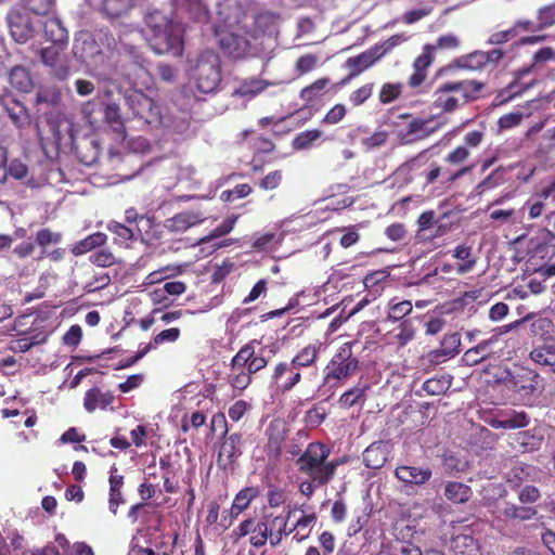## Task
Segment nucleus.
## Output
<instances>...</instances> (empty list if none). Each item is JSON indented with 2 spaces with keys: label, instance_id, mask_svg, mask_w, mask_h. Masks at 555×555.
Returning <instances> with one entry per match:
<instances>
[{
  "label": "nucleus",
  "instance_id": "1",
  "mask_svg": "<svg viewBox=\"0 0 555 555\" xmlns=\"http://www.w3.org/2000/svg\"><path fill=\"white\" fill-rule=\"evenodd\" d=\"M144 21L151 31L149 42L156 53L182 55L184 28L180 21L160 10L150 11Z\"/></svg>",
  "mask_w": 555,
  "mask_h": 555
},
{
  "label": "nucleus",
  "instance_id": "2",
  "mask_svg": "<svg viewBox=\"0 0 555 555\" xmlns=\"http://www.w3.org/2000/svg\"><path fill=\"white\" fill-rule=\"evenodd\" d=\"M330 449L320 443H309L304 453L297 460L299 472L308 475L318 486L328 483L338 466L337 461H327Z\"/></svg>",
  "mask_w": 555,
  "mask_h": 555
},
{
  "label": "nucleus",
  "instance_id": "3",
  "mask_svg": "<svg viewBox=\"0 0 555 555\" xmlns=\"http://www.w3.org/2000/svg\"><path fill=\"white\" fill-rule=\"evenodd\" d=\"M188 68L199 91L210 93L217 90L221 81V64L216 52L206 50L189 57Z\"/></svg>",
  "mask_w": 555,
  "mask_h": 555
},
{
  "label": "nucleus",
  "instance_id": "4",
  "mask_svg": "<svg viewBox=\"0 0 555 555\" xmlns=\"http://www.w3.org/2000/svg\"><path fill=\"white\" fill-rule=\"evenodd\" d=\"M359 367V360L353 357L350 343H345L324 369V384L341 382L352 376Z\"/></svg>",
  "mask_w": 555,
  "mask_h": 555
},
{
  "label": "nucleus",
  "instance_id": "5",
  "mask_svg": "<svg viewBox=\"0 0 555 555\" xmlns=\"http://www.w3.org/2000/svg\"><path fill=\"white\" fill-rule=\"evenodd\" d=\"M509 383L514 391L519 393L524 400H530L532 397L541 393L543 389L540 375L524 366H516L509 372Z\"/></svg>",
  "mask_w": 555,
  "mask_h": 555
},
{
  "label": "nucleus",
  "instance_id": "6",
  "mask_svg": "<svg viewBox=\"0 0 555 555\" xmlns=\"http://www.w3.org/2000/svg\"><path fill=\"white\" fill-rule=\"evenodd\" d=\"M246 23H243V26L238 25L234 28L220 29L217 31L220 48L225 54L234 59H240L247 53L249 40L246 37Z\"/></svg>",
  "mask_w": 555,
  "mask_h": 555
},
{
  "label": "nucleus",
  "instance_id": "7",
  "mask_svg": "<svg viewBox=\"0 0 555 555\" xmlns=\"http://www.w3.org/2000/svg\"><path fill=\"white\" fill-rule=\"evenodd\" d=\"M125 99L128 107L135 117L143 119L146 124L159 121L160 109L152 98L141 91L133 90L129 92Z\"/></svg>",
  "mask_w": 555,
  "mask_h": 555
},
{
  "label": "nucleus",
  "instance_id": "8",
  "mask_svg": "<svg viewBox=\"0 0 555 555\" xmlns=\"http://www.w3.org/2000/svg\"><path fill=\"white\" fill-rule=\"evenodd\" d=\"M256 339L244 345L231 360V369L245 367L250 375L256 374L264 369L268 364L267 359L262 354L256 353Z\"/></svg>",
  "mask_w": 555,
  "mask_h": 555
},
{
  "label": "nucleus",
  "instance_id": "9",
  "mask_svg": "<svg viewBox=\"0 0 555 555\" xmlns=\"http://www.w3.org/2000/svg\"><path fill=\"white\" fill-rule=\"evenodd\" d=\"M66 46L52 44L40 50L41 62L50 67L57 79H65L69 73V61L65 53Z\"/></svg>",
  "mask_w": 555,
  "mask_h": 555
},
{
  "label": "nucleus",
  "instance_id": "10",
  "mask_svg": "<svg viewBox=\"0 0 555 555\" xmlns=\"http://www.w3.org/2000/svg\"><path fill=\"white\" fill-rule=\"evenodd\" d=\"M270 378L272 385L286 392L301 380V371L292 361L279 362L273 366Z\"/></svg>",
  "mask_w": 555,
  "mask_h": 555
},
{
  "label": "nucleus",
  "instance_id": "11",
  "mask_svg": "<svg viewBox=\"0 0 555 555\" xmlns=\"http://www.w3.org/2000/svg\"><path fill=\"white\" fill-rule=\"evenodd\" d=\"M217 15L227 28L246 23L247 15L237 0H221L217 4Z\"/></svg>",
  "mask_w": 555,
  "mask_h": 555
},
{
  "label": "nucleus",
  "instance_id": "12",
  "mask_svg": "<svg viewBox=\"0 0 555 555\" xmlns=\"http://www.w3.org/2000/svg\"><path fill=\"white\" fill-rule=\"evenodd\" d=\"M243 436L234 433L224 438L218 454V464L224 468L233 465L242 455Z\"/></svg>",
  "mask_w": 555,
  "mask_h": 555
},
{
  "label": "nucleus",
  "instance_id": "13",
  "mask_svg": "<svg viewBox=\"0 0 555 555\" xmlns=\"http://www.w3.org/2000/svg\"><path fill=\"white\" fill-rule=\"evenodd\" d=\"M96 10L108 20L128 15L140 0H94Z\"/></svg>",
  "mask_w": 555,
  "mask_h": 555
},
{
  "label": "nucleus",
  "instance_id": "14",
  "mask_svg": "<svg viewBox=\"0 0 555 555\" xmlns=\"http://www.w3.org/2000/svg\"><path fill=\"white\" fill-rule=\"evenodd\" d=\"M530 417L525 411L506 410L491 421V426L496 429H518L529 425Z\"/></svg>",
  "mask_w": 555,
  "mask_h": 555
},
{
  "label": "nucleus",
  "instance_id": "15",
  "mask_svg": "<svg viewBox=\"0 0 555 555\" xmlns=\"http://www.w3.org/2000/svg\"><path fill=\"white\" fill-rule=\"evenodd\" d=\"M273 85L274 82L258 77L240 79L237 80V86L233 90L232 95L251 100Z\"/></svg>",
  "mask_w": 555,
  "mask_h": 555
},
{
  "label": "nucleus",
  "instance_id": "16",
  "mask_svg": "<svg viewBox=\"0 0 555 555\" xmlns=\"http://www.w3.org/2000/svg\"><path fill=\"white\" fill-rule=\"evenodd\" d=\"M391 446L388 441H377L370 444L363 452V462L372 469L382 468L388 461Z\"/></svg>",
  "mask_w": 555,
  "mask_h": 555
},
{
  "label": "nucleus",
  "instance_id": "17",
  "mask_svg": "<svg viewBox=\"0 0 555 555\" xmlns=\"http://www.w3.org/2000/svg\"><path fill=\"white\" fill-rule=\"evenodd\" d=\"M8 23L11 36L16 42L24 43L31 38L34 28L27 16L20 12H11Z\"/></svg>",
  "mask_w": 555,
  "mask_h": 555
},
{
  "label": "nucleus",
  "instance_id": "18",
  "mask_svg": "<svg viewBox=\"0 0 555 555\" xmlns=\"http://www.w3.org/2000/svg\"><path fill=\"white\" fill-rule=\"evenodd\" d=\"M395 474L400 481L414 486L426 483L433 475L430 468L408 465L397 467Z\"/></svg>",
  "mask_w": 555,
  "mask_h": 555
},
{
  "label": "nucleus",
  "instance_id": "19",
  "mask_svg": "<svg viewBox=\"0 0 555 555\" xmlns=\"http://www.w3.org/2000/svg\"><path fill=\"white\" fill-rule=\"evenodd\" d=\"M379 59L380 56L376 52L374 47L357 56L349 57L346 61V66L350 69V75L347 79L343 81V83H345L348 79L361 74L363 70L372 66Z\"/></svg>",
  "mask_w": 555,
  "mask_h": 555
},
{
  "label": "nucleus",
  "instance_id": "20",
  "mask_svg": "<svg viewBox=\"0 0 555 555\" xmlns=\"http://www.w3.org/2000/svg\"><path fill=\"white\" fill-rule=\"evenodd\" d=\"M205 218L199 212L183 211L166 220L165 227L170 232L181 233L189 228L202 223Z\"/></svg>",
  "mask_w": 555,
  "mask_h": 555
},
{
  "label": "nucleus",
  "instance_id": "21",
  "mask_svg": "<svg viewBox=\"0 0 555 555\" xmlns=\"http://www.w3.org/2000/svg\"><path fill=\"white\" fill-rule=\"evenodd\" d=\"M449 82L442 83L434 93L433 105L437 109L450 113L455 111L460 106V99L456 98Z\"/></svg>",
  "mask_w": 555,
  "mask_h": 555
},
{
  "label": "nucleus",
  "instance_id": "22",
  "mask_svg": "<svg viewBox=\"0 0 555 555\" xmlns=\"http://www.w3.org/2000/svg\"><path fill=\"white\" fill-rule=\"evenodd\" d=\"M454 93H459L464 103L475 101L479 98L485 83L477 80L449 81Z\"/></svg>",
  "mask_w": 555,
  "mask_h": 555
},
{
  "label": "nucleus",
  "instance_id": "23",
  "mask_svg": "<svg viewBox=\"0 0 555 555\" xmlns=\"http://www.w3.org/2000/svg\"><path fill=\"white\" fill-rule=\"evenodd\" d=\"M319 351L320 345L310 344L299 350L291 361L300 371L313 367L314 374H317L315 363L319 357Z\"/></svg>",
  "mask_w": 555,
  "mask_h": 555
},
{
  "label": "nucleus",
  "instance_id": "24",
  "mask_svg": "<svg viewBox=\"0 0 555 555\" xmlns=\"http://www.w3.org/2000/svg\"><path fill=\"white\" fill-rule=\"evenodd\" d=\"M114 400L111 392H103L100 388H92L86 392L83 406L88 412H94L96 409H106Z\"/></svg>",
  "mask_w": 555,
  "mask_h": 555
},
{
  "label": "nucleus",
  "instance_id": "25",
  "mask_svg": "<svg viewBox=\"0 0 555 555\" xmlns=\"http://www.w3.org/2000/svg\"><path fill=\"white\" fill-rule=\"evenodd\" d=\"M43 31L52 44L67 46V30L57 17H50L43 23Z\"/></svg>",
  "mask_w": 555,
  "mask_h": 555
},
{
  "label": "nucleus",
  "instance_id": "26",
  "mask_svg": "<svg viewBox=\"0 0 555 555\" xmlns=\"http://www.w3.org/2000/svg\"><path fill=\"white\" fill-rule=\"evenodd\" d=\"M7 172L15 179L22 180L28 173L27 166L20 160H12L7 168V151L0 149V181H4Z\"/></svg>",
  "mask_w": 555,
  "mask_h": 555
},
{
  "label": "nucleus",
  "instance_id": "27",
  "mask_svg": "<svg viewBox=\"0 0 555 555\" xmlns=\"http://www.w3.org/2000/svg\"><path fill=\"white\" fill-rule=\"evenodd\" d=\"M106 241L107 235L105 233L95 232L72 245L70 251L75 256H81L95 249L96 247L103 246Z\"/></svg>",
  "mask_w": 555,
  "mask_h": 555
},
{
  "label": "nucleus",
  "instance_id": "28",
  "mask_svg": "<svg viewBox=\"0 0 555 555\" xmlns=\"http://www.w3.org/2000/svg\"><path fill=\"white\" fill-rule=\"evenodd\" d=\"M452 550L455 555H479V542L468 534H457L452 539Z\"/></svg>",
  "mask_w": 555,
  "mask_h": 555
},
{
  "label": "nucleus",
  "instance_id": "29",
  "mask_svg": "<svg viewBox=\"0 0 555 555\" xmlns=\"http://www.w3.org/2000/svg\"><path fill=\"white\" fill-rule=\"evenodd\" d=\"M9 81L12 88L21 92H30L34 88V81L29 72L23 66H15L11 69Z\"/></svg>",
  "mask_w": 555,
  "mask_h": 555
},
{
  "label": "nucleus",
  "instance_id": "30",
  "mask_svg": "<svg viewBox=\"0 0 555 555\" xmlns=\"http://www.w3.org/2000/svg\"><path fill=\"white\" fill-rule=\"evenodd\" d=\"M495 340H496V337L493 336L490 339L482 340L477 346L468 349L463 354V358H462L463 362L470 366L478 364L479 362H481L483 359H486L491 353L490 347H491L492 343Z\"/></svg>",
  "mask_w": 555,
  "mask_h": 555
},
{
  "label": "nucleus",
  "instance_id": "31",
  "mask_svg": "<svg viewBox=\"0 0 555 555\" xmlns=\"http://www.w3.org/2000/svg\"><path fill=\"white\" fill-rule=\"evenodd\" d=\"M500 513L505 518L525 521L532 519L537 514V509L532 506H518L513 503H505Z\"/></svg>",
  "mask_w": 555,
  "mask_h": 555
},
{
  "label": "nucleus",
  "instance_id": "32",
  "mask_svg": "<svg viewBox=\"0 0 555 555\" xmlns=\"http://www.w3.org/2000/svg\"><path fill=\"white\" fill-rule=\"evenodd\" d=\"M444 495L454 503H465L472 496V489L462 482L451 481L444 487Z\"/></svg>",
  "mask_w": 555,
  "mask_h": 555
},
{
  "label": "nucleus",
  "instance_id": "33",
  "mask_svg": "<svg viewBox=\"0 0 555 555\" xmlns=\"http://www.w3.org/2000/svg\"><path fill=\"white\" fill-rule=\"evenodd\" d=\"M457 68L469 70H481L487 66L483 51H474L467 55H462L454 62Z\"/></svg>",
  "mask_w": 555,
  "mask_h": 555
},
{
  "label": "nucleus",
  "instance_id": "34",
  "mask_svg": "<svg viewBox=\"0 0 555 555\" xmlns=\"http://www.w3.org/2000/svg\"><path fill=\"white\" fill-rule=\"evenodd\" d=\"M366 385H357L344 392L339 398L341 408L349 409L356 404H363L365 401Z\"/></svg>",
  "mask_w": 555,
  "mask_h": 555
},
{
  "label": "nucleus",
  "instance_id": "35",
  "mask_svg": "<svg viewBox=\"0 0 555 555\" xmlns=\"http://www.w3.org/2000/svg\"><path fill=\"white\" fill-rule=\"evenodd\" d=\"M530 359L540 365L552 366L555 372V346L543 345L530 352Z\"/></svg>",
  "mask_w": 555,
  "mask_h": 555
},
{
  "label": "nucleus",
  "instance_id": "36",
  "mask_svg": "<svg viewBox=\"0 0 555 555\" xmlns=\"http://www.w3.org/2000/svg\"><path fill=\"white\" fill-rule=\"evenodd\" d=\"M413 306L410 300H402L396 302L391 299L388 302L387 319L392 322L402 320L405 315L412 312Z\"/></svg>",
  "mask_w": 555,
  "mask_h": 555
},
{
  "label": "nucleus",
  "instance_id": "37",
  "mask_svg": "<svg viewBox=\"0 0 555 555\" xmlns=\"http://www.w3.org/2000/svg\"><path fill=\"white\" fill-rule=\"evenodd\" d=\"M237 220V216H231L222 221L220 225H218L214 231H211L208 235L202 237L197 244L204 245L207 243H210L215 241L216 238H219L221 236H224L225 234L230 233Z\"/></svg>",
  "mask_w": 555,
  "mask_h": 555
},
{
  "label": "nucleus",
  "instance_id": "38",
  "mask_svg": "<svg viewBox=\"0 0 555 555\" xmlns=\"http://www.w3.org/2000/svg\"><path fill=\"white\" fill-rule=\"evenodd\" d=\"M257 491L254 488H245L241 490L232 504L231 513L233 516H237L243 511H245L248 506L250 501L256 496Z\"/></svg>",
  "mask_w": 555,
  "mask_h": 555
},
{
  "label": "nucleus",
  "instance_id": "39",
  "mask_svg": "<svg viewBox=\"0 0 555 555\" xmlns=\"http://www.w3.org/2000/svg\"><path fill=\"white\" fill-rule=\"evenodd\" d=\"M104 117L113 129L118 133L125 132L124 122L120 116V107L116 103H108L104 109Z\"/></svg>",
  "mask_w": 555,
  "mask_h": 555
},
{
  "label": "nucleus",
  "instance_id": "40",
  "mask_svg": "<svg viewBox=\"0 0 555 555\" xmlns=\"http://www.w3.org/2000/svg\"><path fill=\"white\" fill-rule=\"evenodd\" d=\"M323 132L319 129L307 130L298 133L293 140V147L295 150H307L318 139L322 137Z\"/></svg>",
  "mask_w": 555,
  "mask_h": 555
},
{
  "label": "nucleus",
  "instance_id": "41",
  "mask_svg": "<svg viewBox=\"0 0 555 555\" xmlns=\"http://www.w3.org/2000/svg\"><path fill=\"white\" fill-rule=\"evenodd\" d=\"M516 441L524 452H531L540 449L542 437L535 436L530 430H525L517 434Z\"/></svg>",
  "mask_w": 555,
  "mask_h": 555
},
{
  "label": "nucleus",
  "instance_id": "42",
  "mask_svg": "<svg viewBox=\"0 0 555 555\" xmlns=\"http://www.w3.org/2000/svg\"><path fill=\"white\" fill-rule=\"evenodd\" d=\"M232 373L229 375V383L232 388L243 391L251 383V376L245 367L231 369Z\"/></svg>",
  "mask_w": 555,
  "mask_h": 555
},
{
  "label": "nucleus",
  "instance_id": "43",
  "mask_svg": "<svg viewBox=\"0 0 555 555\" xmlns=\"http://www.w3.org/2000/svg\"><path fill=\"white\" fill-rule=\"evenodd\" d=\"M250 544L255 547H261L267 543L269 537H272V531L269 530L266 522H255L253 531L250 532Z\"/></svg>",
  "mask_w": 555,
  "mask_h": 555
},
{
  "label": "nucleus",
  "instance_id": "44",
  "mask_svg": "<svg viewBox=\"0 0 555 555\" xmlns=\"http://www.w3.org/2000/svg\"><path fill=\"white\" fill-rule=\"evenodd\" d=\"M330 83V79L324 77L315 80L310 86L304 88L300 92V96L305 101H312L318 98L326 86Z\"/></svg>",
  "mask_w": 555,
  "mask_h": 555
},
{
  "label": "nucleus",
  "instance_id": "45",
  "mask_svg": "<svg viewBox=\"0 0 555 555\" xmlns=\"http://www.w3.org/2000/svg\"><path fill=\"white\" fill-rule=\"evenodd\" d=\"M188 10L196 22L206 23L209 21V12L202 0H188Z\"/></svg>",
  "mask_w": 555,
  "mask_h": 555
},
{
  "label": "nucleus",
  "instance_id": "46",
  "mask_svg": "<svg viewBox=\"0 0 555 555\" xmlns=\"http://www.w3.org/2000/svg\"><path fill=\"white\" fill-rule=\"evenodd\" d=\"M54 1L55 0H22L23 4L37 15L49 14L54 7Z\"/></svg>",
  "mask_w": 555,
  "mask_h": 555
},
{
  "label": "nucleus",
  "instance_id": "47",
  "mask_svg": "<svg viewBox=\"0 0 555 555\" xmlns=\"http://www.w3.org/2000/svg\"><path fill=\"white\" fill-rule=\"evenodd\" d=\"M555 24V4L546 5L538 12L537 28L543 30Z\"/></svg>",
  "mask_w": 555,
  "mask_h": 555
},
{
  "label": "nucleus",
  "instance_id": "48",
  "mask_svg": "<svg viewBox=\"0 0 555 555\" xmlns=\"http://www.w3.org/2000/svg\"><path fill=\"white\" fill-rule=\"evenodd\" d=\"M111 283V276L105 272H95L91 280L86 283L83 289L93 293L106 287Z\"/></svg>",
  "mask_w": 555,
  "mask_h": 555
},
{
  "label": "nucleus",
  "instance_id": "49",
  "mask_svg": "<svg viewBox=\"0 0 555 555\" xmlns=\"http://www.w3.org/2000/svg\"><path fill=\"white\" fill-rule=\"evenodd\" d=\"M122 53L133 63V65L138 67L139 70H145L149 62L135 47L124 44Z\"/></svg>",
  "mask_w": 555,
  "mask_h": 555
},
{
  "label": "nucleus",
  "instance_id": "50",
  "mask_svg": "<svg viewBox=\"0 0 555 555\" xmlns=\"http://www.w3.org/2000/svg\"><path fill=\"white\" fill-rule=\"evenodd\" d=\"M450 382L444 378H429L423 384V389L430 396H439L448 390Z\"/></svg>",
  "mask_w": 555,
  "mask_h": 555
},
{
  "label": "nucleus",
  "instance_id": "51",
  "mask_svg": "<svg viewBox=\"0 0 555 555\" xmlns=\"http://www.w3.org/2000/svg\"><path fill=\"white\" fill-rule=\"evenodd\" d=\"M89 260L93 264H95L98 267H102V268H107V267H111L116 263V257L114 256L113 253H111L107 249H100V250L93 253L89 257Z\"/></svg>",
  "mask_w": 555,
  "mask_h": 555
},
{
  "label": "nucleus",
  "instance_id": "52",
  "mask_svg": "<svg viewBox=\"0 0 555 555\" xmlns=\"http://www.w3.org/2000/svg\"><path fill=\"white\" fill-rule=\"evenodd\" d=\"M461 44V40L453 34H447L440 36L436 43L430 44L434 48V52L437 50H456Z\"/></svg>",
  "mask_w": 555,
  "mask_h": 555
},
{
  "label": "nucleus",
  "instance_id": "53",
  "mask_svg": "<svg viewBox=\"0 0 555 555\" xmlns=\"http://www.w3.org/2000/svg\"><path fill=\"white\" fill-rule=\"evenodd\" d=\"M461 338L457 333L446 335L441 341V347L446 357H454L460 352Z\"/></svg>",
  "mask_w": 555,
  "mask_h": 555
},
{
  "label": "nucleus",
  "instance_id": "54",
  "mask_svg": "<svg viewBox=\"0 0 555 555\" xmlns=\"http://www.w3.org/2000/svg\"><path fill=\"white\" fill-rule=\"evenodd\" d=\"M415 335V328L411 320H404L399 325V333L396 335L398 344L405 346Z\"/></svg>",
  "mask_w": 555,
  "mask_h": 555
},
{
  "label": "nucleus",
  "instance_id": "55",
  "mask_svg": "<svg viewBox=\"0 0 555 555\" xmlns=\"http://www.w3.org/2000/svg\"><path fill=\"white\" fill-rule=\"evenodd\" d=\"M401 83H385L379 92V100L384 104L391 103L401 93Z\"/></svg>",
  "mask_w": 555,
  "mask_h": 555
},
{
  "label": "nucleus",
  "instance_id": "56",
  "mask_svg": "<svg viewBox=\"0 0 555 555\" xmlns=\"http://www.w3.org/2000/svg\"><path fill=\"white\" fill-rule=\"evenodd\" d=\"M434 48L430 44H425L423 52L413 63L414 70H422L426 73V69L433 62Z\"/></svg>",
  "mask_w": 555,
  "mask_h": 555
},
{
  "label": "nucleus",
  "instance_id": "57",
  "mask_svg": "<svg viewBox=\"0 0 555 555\" xmlns=\"http://www.w3.org/2000/svg\"><path fill=\"white\" fill-rule=\"evenodd\" d=\"M61 240V233L52 232L49 229H41L36 234L37 244L43 248L49 244H57Z\"/></svg>",
  "mask_w": 555,
  "mask_h": 555
},
{
  "label": "nucleus",
  "instance_id": "58",
  "mask_svg": "<svg viewBox=\"0 0 555 555\" xmlns=\"http://www.w3.org/2000/svg\"><path fill=\"white\" fill-rule=\"evenodd\" d=\"M287 520H288V517H282V516H276L273 519L272 525L278 526L279 529H278V532L275 535L272 533V537H271L272 545H278L281 542L283 534H288L294 530L293 528L287 530Z\"/></svg>",
  "mask_w": 555,
  "mask_h": 555
},
{
  "label": "nucleus",
  "instance_id": "59",
  "mask_svg": "<svg viewBox=\"0 0 555 555\" xmlns=\"http://www.w3.org/2000/svg\"><path fill=\"white\" fill-rule=\"evenodd\" d=\"M388 133L386 131H376L371 137L362 140V144L366 150H373L386 144Z\"/></svg>",
  "mask_w": 555,
  "mask_h": 555
},
{
  "label": "nucleus",
  "instance_id": "60",
  "mask_svg": "<svg viewBox=\"0 0 555 555\" xmlns=\"http://www.w3.org/2000/svg\"><path fill=\"white\" fill-rule=\"evenodd\" d=\"M107 230L114 233L121 241H130L134 237L133 231L116 221H111L107 224Z\"/></svg>",
  "mask_w": 555,
  "mask_h": 555
},
{
  "label": "nucleus",
  "instance_id": "61",
  "mask_svg": "<svg viewBox=\"0 0 555 555\" xmlns=\"http://www.w3.org/2000/svg\"><path fill=\"white\" fill-rule=\"evenodd\" d=\"M372 92H373V85L367 83V85H364L361 88L357 89L356 91H353L350 94L349 100L354 106H359V105L363 104L372 95Z\"/></svg>",
  "mask_w": 555,
  "mask_h": 555
},
{
  "label": "nucleus",
  "instance_id": "62",
  "mask_svg": "<svg viewBox=\"0 0 555 555\" xmlns=\"http://www.w3.org/2000/svg\"><path fill=\"white\" fill-rule=\"evenodd\" d=\"M532 469L530 466L517 465L508 474L507 481L518 487L520 482L529 475V470Z\"/></svg>",
  "mask_w": 555,
  "mask_h": 555
},
{
  "label": "nucleus",
  "instance_id": "63",
  "mask_svg": "<svg viewBox=\"0 0 555 555\" xmlns=\"http://www.w3.org/2000/svg\"><path fill=\"white\" fill-rule=\"evenodd\" d=\"M283 175L281 170H274L269 172L261 181L259 182V186L263 190H274L276 189L281 181Z\"/></svg>",
  "mask_w": 555,
  "mask_h": 555
},
{
  "label": "nucleus",
  "instance_id": "64",
  "mask_svg": "<svg viewBox=\"0 0 555 555\" xmlns=\"http://www.w3.org/2000/svg\"><path fill=\"white\" fill-rule=\"evenodd\" d=\"M346 115V107L343 104H336L332 107L323 118V122L335 125L339 122Z\"/></svg>",
  "mask_w": 555,
  "mask_h": 555
}]
</instances>
